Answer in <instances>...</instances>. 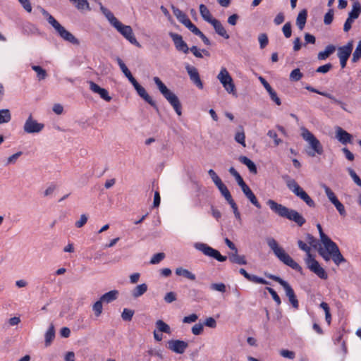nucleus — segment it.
Listing matches in <instances>:
<instances>
[{
    "label": "nucleus",
    "instance_id": "69168bd1",
    "mask_svg": "<svg viewBox=\"0 0 361 361\" xmlns=\"http://www.w3.org/2000/svg\"><path fill=\"white\" fill-rule=\"evenodd\" d=\"M332 64L331 63H328L326 64L318 67L316 70V72L324 74L328 73L332 68Z\"/></svg>",
    "mask_w": 361,
    "mask_h": 361
},
{
    "label": "nucleus",
    "instance_id": "680f3d73",
    "mask_svg": "<svg viewBox=\"0 0 361 361\" xmlns=\"http://www.w3.org/2000/svg\"><path fill=\"white\" fill-rule=\"evenodd\" d=\"M333 204L335 206L341 216H345L346 215L345 207L338 200H337Z\"/></svg>",
    "mask_w": 361,
    "mask_h": 361
},
{
    "label": "nucleus",
    "instance_id": "aec40b11",
    "mask_svg": "<svg viewBox=\"0 0 361 361\" xmlns=\"http://www.w3.org/2000/svg\"><path fill=\"white\" fill-rule=\"evenodd\" d=\"M336 137L338 140L343 145L350 143L352 141V135L343 130L341 127H337L336 131Z\"/></svg>",
    "mask_w": 361,
    "mask_h": 361
},
{
    "label": "nucleus",
    "instance_id": "4be33fe9",
    "mask_svg": "<svg viewBox=\"0 0 361 361\" xmlns=\"http://www.w3.org/2000/svg\"><path fill=\"white\" fill-rule=\"evenodd\" d=\"M238 160L240 163L245 165L249 171L252 174H257V167L254 161H252L248 157L241 155L239 157Z\"/></svg>",
    "mask_w": 361,
    "mask_h": 361
},
{
    "label": "nucleus",
    "instance_id": "4468645a",
    "mask_svg": "<svg viewBox=\"0 0 361 361\" xmlns=\"http://www.w3.org/2000/svg\"><path fill=\"white\" fill-rule=\"evenodd\" d=\"M169 35L172 39L176 49L178 51H182L184 54H188L189 52V47L180 35L172 32H169Z\"/></svg>",
    "mask_w": 361,
    "mask_h": 361
},
{
    "label": "nucleus",
    "instance_id": "a18cd8bd",
    "mask_svg": "<svg viewBox=\"0 0 361 361\" xmlns=\"http://www.w3.org/2000/svg\"><path fill=\"white\" fill-rule=\"evenodd\" d=\"M135 311L130 309L124 308L121 313V318L123 321L130 322L134 315Z\"/></svg>",
    "mask_w": 361,
    "mask_h": 361
},
{
    "label": "nucleus",
    "instance_id": "79ce46f5",
    "mask_svg": "<svg viewBox=\"0 0 361 361\" xmlns=\"http://www.w3.org/2000/svg\"><path fill=\"white\" fill-rule=\"evenodd\" d=\"M302 76L303 74L301 73L300 70L299 68H295L290 72L289 78L290 81L298 82Z\"/></svg>",
    "mask_w": 361,
    "mask_h": 361
},
{
    "label": "nucleus",
    "instance_id": "72a5a7b5",
    "mask_svg": "<svg viewBox=\"0 0 361 361\" xmlns=\"http://www.w3.org/2000/svg\"><path fill=\"white\" fill-rule=\"evenodd\" d=\"M361 14V4L358 1H354L352 6V10L348 13V16L356 20Z\"/></svg>",
    "mask_w": 361,
    "mask_h": 361
},
{
    "label": "nucleus",
    "instance_id": "9d476101",
    "mask_svg": "<svg viewBox=\"0 0 361 361\" xmlns=\"http://www.w3.org/2000/svg\"><path fill=\"white\" fill-rule=\"evenodd\" d=\"M136 90L137 94L143 99L147 103H148L151 106H152L157 114H159V109L158 106L157 105L155 101L148 94L145 89L139 84V82L135 79L130 82Z\"/></svg>",
    "mask_w": 361,
    "mask_h": 361
},
{
    "label": "nucleus",
    "instance_id": "423d86ee",
    "mask_svg": "<svg viewBox=\"0 0 361 361\" xmlns=\"http://www.w3.org/2000/svg\"><path fill=\"white\" fill-rule=\"evenodd\" d=\"M307 257L305 259L307 267L314 274H315L321 279L326 280L328 279V274L317 260L315 259L314 256L308 251Z\"/></svg>",
    "mask_w": 361,
    "mask_h": 361
},
{
    "label": "nucleus",
    "instance_id": "473e14b6",
    "mask_svg": "<svg viewBox=\"0 0 361 361\" xmlns=\"http://www.w3.org/2000/svg\"><path fill=\"white\" fill-rule=\"evenodd\" d=\"M153 80L154 83L156 84L157 88L159 89L161 94L165 97L166 94H168L170 92H171L166 86V85L161 80V79L159 77H154Z\"/></svg>",
    "mask_w": 361,
    "mask_h": 361
},
{
    "label": "nucleus",
    "instance_id": "b1692460",
    "mask_svg": "<svg viewBox=\"0 0 361 361\" xmlns=\"http://www.w3.org/2000/svg\"><path fill=\"white\" fill-rule=\"evenodd\" d=\"M216 187L229 204L235 202L228 188L223 182L217 185Z\"/></svg>",
    "mask_w": 361,
    "mask_h": 361
},
{
    "label": "nucleus",
    "instance_id": "dca6fc26",
    "mask_svg": "<svg viewBox=\"0 0 361 361\" xmlns=\"http://www.w3.org/2000/svg\"><path fill=\"white\" fill-rule=\"evenodd\" d=\"M185 69L190 76V80L200 90L203 89V83L200 79L197 69L189 64L185 66Z\"/></svg>",
    "mask_w": 361,
    "mask_h": 361
},
{
    "label": "nucleus",
    "instance_id": "f3484780",
    "mask_svg": "<svg viewBox=\"0 0 361 361\" xmlns=\"http://www.w3.org/2000/svg\"><path fill=\"white\" fill-rule=\"evenodd\" d=\"M164 98L169 102V104L173 106L176 113L178 116L182 115V105L181 103L177 97L173 92H170L168 94H166Z\"/></svg>",
    "mask_w": 361,
    "mask_h": 361
},
{
    "label": "nucleus",
    "instance_id": "052dcab7",
    "mask_svg": "<svg viewBox=\"0 0 361 361\" xmlns=\"http://www.w3.org/2000/svg\"><path fill=\"white\" fill-rule=\"evenodd\" d=\"M164 300L166 303H171L177 300V295L175 292H169L165 295Z\"/></svg>",
    "mask_w": 361,
    "mask_h": 361
},
{
    "label": "nucleus",
    "instance_id": "2eb2a0df",
    "mask_svg": "<svg viewBox=\"0 0 361 361\" xmlns=\"http://www.w3.org/2000/svg\"><path fill=\"white\" fill-rule=\"evenodd\" d=\"M188 347V343L181 340H169L167 348L177 354H183Z\"/></svg>",
    "mask_w": 361,
    "mask_h": 361
},
{
    "label": "nucleus",
    "instance_id": "603ef678",
    "mask_svg": "<svg viewBox=\"0 0 361 361\" xmlns=\"http://www.w3.org/2000/svg\"><path fill=\"white\" fill-rule=\"evenodd\" d=\"M282 32L286 38H290L292 35V25L290 22H287L282 27Z\"/></svg>",
    "mask_w": 361,
    "mask_h": 361
},
{
    "label": "nucleus",
    "instance_id": "4d7b16f0",
    "mask_svg": "<svg viewBox=\"0 0 361 361\" xmlns=\"http://www.w3.org/2000/svg\"><path fill=\"white\" fill-rule=\"evenodd\" d=\"M266 290L269 293V294L271 295L272 299L276 302V303L278 305H280L281 303V300L277 293L270 287H266Z\"/></svg>",
    "mask_w": 361,
    "mask_h": 361
},
{
    "label": "nucleus",
    "instance_id": "39448f33",
    "mask_svg": "<svg viewBox=\"0 0 361 361\" xmlns=\"http://www.w3.org/2000/svg\"><path fill=\"white\" fill-rule=\"evenodd\" d=\"M264 276L267 278L279 283L283 288L286 292V295L288 298L289 302L292 305L293 307H294L295 309L298 308L299 302L297 299V297L295 294L293 289L287 281H286L285 280H283V279L278 276L269 274L268 272H264Z\"/></svg>",
    "mask_w": 361,
    "mask_h": 361
},
{
    "label": "nucleus",
    "instance_id": "49530a36",
    "mask_svg": "<svg viewBox=\"0 0 361 361\" xmlns=\"http://www.w3.org/2000/svg\"><path fill=\"white\" fill-rule=\"evenodd\" d=\"M361 59V40H360L357 44L355 50L353 54L352 62L356 63Z\"/></svg>",
    "mask_w": 361,
    "mask_h": 361
},
{
    "label": "nucleus",
    "instance_id": "5fc2aeb1",
    "mask_svg": "<svg viewBox=\"0 0 361 361\" xmlns=\"http://www.w3.org/2000/svg\"><path fill=\"white\" fill-rule=\"evenodd\" d=\"M165 258V254L164 252H158L153 255L150 259V264H159L161 260Z\"/></svg>",
    "mask_w": 361,
    "mask_h": 361
},
{
    "label": "nucleus",
    "instance_id": "393cba45",
    "mask_svg": "<svg viewBox=\"0 0 361 361\" xmlns=\"http://www.w3.org/2000/svg\"><path fill=\"white\" fill-rule=\"evenodd\" d=\"M336 48L333 44L327 45L324 51H319L317 54V59L319 60H326L329 57L330 55L334 53Z\"/></svg>",
    "mask_w": 361,
    "mask_h": 361
},
{
    "label": "nucleus",
    "instance_id": "9b49d317",
    "mask_svg": "<svg viewBox=\"0 0 361 361\" xmlns=\"http://www.w3.org/2000/svg\"><path fill=\"white\" fill-rule=\"evenodd\" d=\"M51 26L62 39L73 44L79 45L80 41L72 33L66 30L58 21L54 22Z\"/></svg>",
    "mask_w": 361,
    "mask_h": 361
},
{
    "label": "nucleus",
    "instance_id": "a19ab883",
    "mask_svg": "<svg viewBox=\"0 0 361 361\" xmlns=\"http://www.w3.org/2000/svg\"><path fill=\"white\" fill-rule=\"evenodd\" d=\"M11 119L10 111L7 109L0 110V123H8Z\"/></svg>",
    "mask_w": 361,
    "mask_h": 361
},
{
    "label": "nucleus",
    "instance_id": "6e6552de",
    "mask_svg": "<svg viewBox=\"0 0 361 361\" xmlns=\"http://www.w3.org/2000/svg\"><path fill=\"white\" fill-rule=\"evenodd\" d=\"M217 78L229 94H235L236 90L233 78L226 68H222L217 75Z\"/></svg>",
    "mask_w": 361,
    "mask_h": 361
},
{
    "label": "nucleus",
    "instance_id": "7c9ffc66",
    "mask_svg": "<svg viewBox=\"0 0 361 361\" xmlns=\"http://www.w3.org/2000/svg\"><path fill=\"white\" fill-rule=\"evenodd\" d=\"M199 8L202 18L207 23H210L215 19L212 17L210 11L204 4H200Z\"/></svg>",
    "mask_w": 361,
    "mask_h": 361
},
{
    "label": "nucleus",
    "instance_id": "5701e85b",
    "mask_svg": "<svg viewBox=\"0 0 361 361\" xmlns=\"http://www.w3.org/2000/svg\"><path fill=\"white\" fill-rule=\"evenodd\" d=\"M119 295V292L117 290H110L104 294H103L100 299L102 300L104 303H111L113 301L116 300Z\"/></svg>",
    "mask_w": 361,
    "mask_h": 361
},
{
    "label": "nucleus",
    "instance_id": "c9c22d12",
    "mask_svg": "<svg viewBox=\"0 0 361 361\" xmlns=\"http://www.w3.org/2000/svg\"><path fill=\"white\" fill-rule=\"evenodd\" d=\"M229 260L234 264L244 265L247 264V261L244 255H238V252H234L229 255Z\"/></svg>",
    "mask_w": 361,
    "mask_h": 361
},
{
    "label": "nucleus",
    "instance_id": "f257e3e1",
    "mask_svg": "<svg viewBox=\"0 0 361 361\" xmlns=\"http://www.w3.org/2000/svg\"><path fill=\"white\" fill-rule=\"evenodd\" d=\"M267 204L277 215L294 221L298 226H302L306 222L305 219L295 209H289L286 206L276 202L273 200H268Z\"/></svg>",
    "mask_w": 361,
    "mask_h": 361
},
{
    "label": "nucleus",
    "instance_id": "c85d7f7f",
    "mask_svg": "<svg viewBox=\"0 0 361 361\" xmlns=\"http://www.w3.org/2000/svg\"><path fill=\"white\" fill-rule=\"evenodd\" d=\"M245 197L250 200V202L255 205L257 208L260 209L262 207L255 195L253 193L250 187L243 192Z\"/></svg>",
    "mask_w": 361,
    "mask_h": 361
},
{
    "label": "nucleus",
    "instance_id": "37998d69",
    "mask_svg": "<svg viewBox=\"0 0 361 361\" xmlns=\"http://www.w3.org/2000/svg\"><path fill=\"white\" fill-rule=\"evenodd\" d=\"M307 240L308 241L309 244L317 251L319 250V247H322L318 240L310 233L307 235Z\"/></svg>",
    "mask_w": 361,
    "mask_h": 361
},
{
    "label": "nucleus",
    "instance_id": "a211bd4d",
    "mask_svg": "<svg viewBox=\"0 0 361 361\" xmlns=\"http://www.w3.org/2000/svg\"><path fill=\"white\" fill-rule=\"evenodd\" d=\"M240 274H242L249 281L260 283L264 285H269L270 282L265 280L264 279L259 277L256 275L249 274L245 269L240 268L239 270Z\"/></svg>",
    "mask_w": 361,
    "mask_h": 361
},
{
    "label": "nucleus",
    "instance_id": "f8f14e48",
    "mask_svg": "<svg viewBox=\"0 0 361 361\" xmlns=\"http://www.w3.org/2000/svg\"><path fill=\"white\" fill-rule=\"evenodd\" d=\"M44 127L42 123H38L36 120L33 119L32 116L30 114L26 120L23 130L25 133L29 134L38 133L41 132Z\"/></svg>",
    "mask_w": 361,
    "mask_h": 361
},
{
    "label": "nucleus",
    "instance_id": "a878e982",
    "mask_svg": "<svg viewBox=\"0 0 361 361\" xmlns=\"http://www.w3.org/2000/svg\"><path fill=\"white\" fill-rule=\"evenodd\" d=\"M307 11L302 9L296 18V25L300 30H302L307 22Z\"/></svg>",
    "mask_w": 361,
    "mask_h": 361
},
{
    "label": "nucleus",
    "instance_id": "c756f323",
    "mask_svg": "<svg viewBox=\"0 0 361 361\" xmlns=\"http://www.w3.org/2000/svg\"><path fill=\"white\" fill-rule=\"evenodd\" d=\"M100 10L112 26H114L118 21L114 15L108 8H105L101 3Z\"/></svg>",
    "mask_w": 361,
    "mask_h": 361
},
{
    "label": "nucleus",
    "instance_id": "de8ad7c7",
    "mask_svg": "<svg viewBox=\"0 0 361 361\" xmlns=\"http://www.w3.org/2000/svg\"><path fill=\"white\" fill-rule=\"evenodd\" d=\"M324 189L328 199L332 204H334L338 200L335 193L331 190V189L329 187L326 186V185H324Z\"/></svg>",
    "mask_w": 361,
    "mask_h": 361
},
{
    "label": "nucleus",
    "instance_id": "4c0bfd02",
    "mask_svg": "<svg viewBox=\"0 0 361 361\" xmlns=\"http://www.w3.org/2000/svg\"><path fill=\"white\" fill-rule=\"evenodd\" d=\"M317 228L319 233L320 240L324 247L333 241L327 235L324 233L322 227L319 224H317Z\"/></svg>",
    "mask_w": 361,
    "mask_h": 361
},
{
    "label": "nucleus",
    "instance_id": "e433bc0d",
    "mask_svg": "<svg viewBox=\"0 0 361 361\" xmlns=\"http://www.w3.org/2000/svg\"><path fill=\"white\" fill-rule=\"evenodd\" d=\"M176 274L178 276H183V277L188 279L190 280L194 281L196 279V276L194 274L190 272L189 270L184 269L183 267L176 268Z\"/></svg>",
    "mask_w": 361,
    "mask_h": 361
},
{
    "label": "nucleus",
    "instance_id": "ddd939ff",
    "mask_svg": "<svg viewBox=\"0 0 361 361\" xmlns=\"http://www.w3.org/2000/svg\"><path fill=\"white\" fill-rule=\"evenodd\" d=\"M308 142L309 146L305 148V152L309 157H314L316 154L319 155L323 154V147L316 137Z\"/></svg>",
    "mask_w": 361,
    "mask_h": 361
},
{
    "label": "nucleus",
    "instance_id": "58836bf2",
    "mask_svg": "<svg viewBox=\"0 0 361 361\" xmlns=\"http://www.w3.org/2000/svg\"><path fill=\"white\" fill-rule=\"evenodd\" d=\"M156 327L160 332L169 334H171V328L169 325L161 319H159L156 322Z\"/></svg>",
    "mask_w": 361,
    "mask_h": 361
},
{
    "label": "nucleus",
    "instance_id": "cd10ccee",
    "mask_svg": "<svg viewBox=\"0 0 361 361\" xmlns=\"http://www.w3.org/2000/svg\"><path fill=\"white\" fill-rule=\"evenodd\" d=\"M147 290V285L146 283H142L135 286L131 290V295L134 298H137L142 296Z\"/></svg>",
    "mask_w": 361,
    "mask_h": 361
},
{
    "label": "nucleus",
    "instance_id": "338daca9",
    "mask_svg": "<svg viewBox=\"0 0 361 361\" xmlns=\"http://www.w3.org/2000/svg\"><path fill=\"white\" fill-rule=\"evenodd\" d=\"M267 135L274 139V144L276 146H278L281 143H282V140L278 138V135H277V133L272 130H270L268 131L267 133Z\"/></svg>",
    "mask_w": 361,
    "mask_h": 361
},
{
    "label": "nucleus",
    "instance_id": "1a4fd4ad",
    "mask_svg": "<svg viewBox=\"0 0 361 361\" xmlns=\"http://www.w3.org/2000/svg\"><path fill=\"white\" fill-rule=\"evenodd\" d=\"M195 247L197 250L202 252L204 255L212 257L218 262H223L227 259L226 256L222 255L219 251L205 243H197L195 244Z\"/></svg>",
    "mask_w": 361,
    "mask_h": 361
},
{
    "label": "nucleus",
    "instance_id": "ea45409f",
    "mask_svg": "<svg viewBox=\"0 0 361 361\" xmlns=\"http://www.w3.org/2000/svg\"><path fill=\"white\" fill-rule=\"evenodd\" d=\"M32 68L36 72L39 80H44L47 77V73L45 69L39 66H32Z\"/></svg>",
    "mask_w": 361,
    "mask_h": 361
},
{
    "label": "nucleus",
    "instance_id": "3c124183",
    "mask_svg": "<svg viewBox=\"0 0 361 361\" xmlns=\"http://www.w3.org/2000/svg\"><path fill=\"white\" fill-rule=\"evenodd\" d=\"M347 171L350 175V176L352 178V179L353 180L354 183L361 187V179L360 178L357 176V174L355 173V171L351 169L350 167L348 168L347 169Z\"/></svg>",
    "mask_w": 361,
    "mask_h": 361
},
{
    "label": "nucleus",
    "instance_id": "6e6d98bb",
    "mask_svg": "<svg viewBox=\"0 0 361 361\" xmlns=\"http://www.w3.org/2000/svg\"><path fill=\"white\" fill-rule=\"evenodd\" d=\"M210 288L221 293H225L226 290V285L224 283H213L210 285Z\"/></svg>",
    "mask_w": 361,
    "mask_h": 361
},
{
    "label": "nucleus",
    "instance_id": "0e129e2a",
    "mask_svg": "<svg viewBox=\"0 0 361 361\" xmlns=\"http://www.w3.org/2000/svg\"><path fill=\"white\" fill-rule=\"evenodd\" d=\"M184 25L194 35H196L200 30L188 19Z\"/></svg>",
    "mask_w": 361,
    "mask_h": 361
},
{
    "label": "nucleus",
    "instance_id": "09e8293b",
    "mask_svg": "<svg viewBox=\"0 0 361 361\" xmlns=\"http://www.w3.org/2000/svg\"><path fill=\"white\" fill-rule=\"evenodd\" d=\"M258 41L260 49H264L269 44L268 36L266 33H261L258 36Z\"/></svg>",
    "mask_w": 361,
    "mask_h": 361
},
{
    "label": "nucleus",
    "instance_id": "2f4dec72",
    "mask_svg": "<svg viewBox=\"0 0 361 361\" xmlns=\"http://www.w3.org/2000/svg\"><path fill=\"white\" fill-rule=\"evenodd\" d=\"M234 140L236 142L240 144L243 147H245V135L243 126L238 127V131L236 132Z\"/></svg>",
    "mask_w": 361,
    "mask_h": 361
},
{
    "label": "nucleus",
    "instance_id": "0eeeda50",
    "mask_svg": "<svg viewBox=\"0 0 361 361\" xmlns=\"http://www.w3.org/2000/svg\"><path fill=\"white\" fill-rule=\"evenodd\" d=\"M121 35H122L130 43L140 48L141 44L136 39L132 27L130 25H123L119 20L113 26Z\"/></svg>",
    "mask_w": 361,
    "mask_h": 361
},
{
    "label": "nucleus",
    "instance_id": "7ed1b4c3",
    "mask_svg": "<svg viewBox=\"0 0 361 361\" xmlns=\"http://www.w3.org/2000/svg\"><path fill=\"white\" fill-rule=\"evenodd\" d=\"M319 255L326 261L328 262L331 258L336 265L346 262V259L341 254L337 244L332 241L324 247H319L318 250Z\"/></svg>",
    "mask_w": 361,
    "mask_h": 361
},
{
    "label": "nucleus",
    "instance_id": "e2e57ef3",
    "mask_svg": "<svg viewBox=\"0 0 361 361\" xmlns=\"http://www.w3.org/2000/svg\"><path fill=\"white\" fill-rule=\"evenodd\" d=\"M279 353L282 357L290 360H293L295 357V353L293 351L289 350L282 349L280 350Z\"/></svg>",
    "mask_w": 361,
    "mask_h": 361
},
{
    "label": "nucleus",
    "instance_id": "6ab92c4d",
    "mask_svg": "<svg viewBox=\"0 0 361 361\" xmlns=\"http://www.w3.org/2000/svg\"><path fill=\"white\" fill-rule=\"evenodd\" d=\"M353 49V42L349 41L345 45L338 48L337 56L338 58L349 59Z\"/></svg>",
    "mask_w": 361,
    "mask_h": 361
},
{
    "label": "nucleus",
    "instance_id": "13d9d810",
    "mask_svg": "<svg viewBox=\"0 0 361 361\" xmlns=\"http://www.w3.org/2000/svg\"><path fill=\"white\" fill-rule=\"evenodd\" d=\"M192 333L195 336H199L204 331V324L201 323L195 324L191 329Z\"/></svg>",
    "mask_w": 361,
    "mask_h": 361
},
{
    "label": "nucleus",
    "instance_id": "f03ea898",
    "mask_svg": "<svg viewBox=\"0 0 361 361\" xmlns=\"http://www.w3.org/2000/svg\"><path fill=\"white\" fill-rule=\"evenodd\" d=\"M267 243L269 248L273 251L275 256L284 264L290 267L293 269L303 275V269L293 259L285 252V250L279 245L277 241L273 238L267 239Z\"/></svg>",
    "mask_w": 361,
    "mask_h": 361
},
{
    "label": "nucleus",
    "instance_id": "864d4df0",
    "mask_svg": "<svg viewBox=\"0 0 361 361\" xmlns=\"http://www.w3.org/2000/svg\"><path fill=\"white\" fill-rule=\"evenodd\" d=\"M40 11L43 16L47 19V22L52 25L54 22L57 21L44 8L39 7Z\"/></svg>",
    "mask_w": 361,
    "mask_h": 361
},
{
    "label": "nucleus",
    "instance_id": "bb28decb",
    "mask_svg": "<svg viewBox=\"0 0 361 361\" xmlns=\"http://www.w3.org/2000/svg\"><path fill=\"white\" fill-rule=\"evenodd\" d=\"M116 61L124 74V75L128 79L129 82H131L133 80H134L135 78L133 76L131 72L128 68V67L126 66V64L123 63L122 59L119 57L116 58Z\"/></svg>",
    "mask_w": 361,
    "mask_h": 361
},
{
    "label": "nucleus",
    "instance_id": "f704fd0d",
    "mask_svg": "<svg viewBox=\"0 0 361 361\" xmlns=\"http://www.w3.org/2000/svg\"><path fill=\"white\" fill-rule=\"evenodd\" d=\"M55 338V329L53 324H51L45 334V345L49 346Z\"/></svg>",
    "mask_w": 361,
    "mask_h": 361
},
{
    "label": "nucleus",
    "instance_id": "bf43d9fd",
    "mask_svg": "<svg viewBox=\"0 0 361 361\" xmlns=\"http://www.w3.org/2000/svg\"><path fill=\"white\" fill-rule=\"evenodd\" d=\"M208 174L210 176V178H212V181L214 182V183L215 184L216 186L217 185H219L221 183H222V180H221V178L218 176L216 173L213 169H209L208 171Z\"/></svg>",
    "mask_w": 361,
    "mask_h": 361
},
{
    "label": "nucleus",
    "instance_id": "c03bdc74",
    "mask_svg": "<svg viewBox=\"0 0 361 361\" xmlns=\"http://www.w3.org/2000/svg\"><path fill=\"white\" fill-rule=\"evenodd\" d=\"M102 300L99 298L97 301H96L92 305V310L94 311V315L96 317H99L102 313Z\"/></svg>",
    "mask_w": 361,
    "mask_h": 361
},
{
    "label": "nucleus",
    "instance_id": "412c9836",
    "mask_svg": "<svg viewBox=\"0 0 361 361\" xmlns=\"http://www.w3.org/2000/svg\"><path fill=\"white\" fill-rule=\"evenodd\" d=\"M209 24H211L213 26L215 32L219 36L222 37L225 39H229V37H230L229 35L227 33L226 29L224 28V27L223 26V25L219 20L215 18Z\"/></svg>",
    "mask_w": 361,
    "mask_h": 361
},
{
    "label": "nucleus",
    "instance_id": "8fccbe9b",
    "mask_svg": "<svg viewBox=\"0 0 361 361\" xmlns=\"http://www.w3.org/2000/svg\"><path fill=\"white\" fill-rule=\"evenodd\" d=\"M334 14V11L333 8L329 9V11L325 13L324 17V23L325 25H329L333 22Z\"/></svg>",
    "mask_w": 361,
    "mask_h": 361
},
{
    "label": "nucleus",
    "instance_id": "20e7f679",
    "mask_svg": "<svg viewBox=\"0 0 361 361\" xmlns=\"http://www.w3.org/2000/svg\"><path fill=\"white\" fill-rule=\"evenodd\" d=\"M282 179L285 181L287 188L292 191L297 197L304 201L307 206L312 208L316 207L314 201L310 197V195L298 184L295 179L291 178L288 174H284L281 176Z\"/></svg>",
    "mask_w": 361,
    "mask_h": 361
},
{
    "label": "nucleus",
    "instance_id": "774afa93",
    "mask_svg": "<svg viewBox=\"0 0 361 361\" xmlns=\"http://www.w3.org/2000/svg\"><path fill=\"white\" fill-rule=\"evenodd\" d=\"M270 98L272 101H274L276 105L279 106L281 104V99L278 97L276 91L274 89H271L268 92Z\"/></svg>",
    "mask_w": 361,
    "mask_h": 361
}]
</instances>
